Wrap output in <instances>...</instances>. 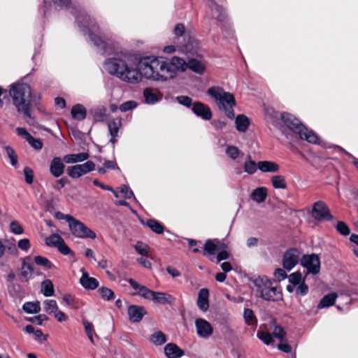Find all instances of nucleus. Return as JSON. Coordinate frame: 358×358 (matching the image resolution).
Instances as JSON below:
<instances>
[{
    "label": "nucleus",
    "instance_id": "obj_61",
    "mask_svg": "<svg viewBox=\"0 0 358 358\" xmlns=\"http://www.w3.org/2000/svg\"><path fill=\"white\" fill-rule=\"evenodd\" d=\"M55 217L60 220H65L68 222V224H69V223L73 218V217L71 216V215H65L59 211L55 213Z\"/></svg>",
    "mask_w": 358,
    "mask_h": 358
},
{
    "label": "nucleus",
    "instance_id": "obj_24",
    "mask_svg": "<svg viewBox=\"0 0 358 358\" xmlns=\"http://www.w3.org/2000/svg\"><path fill=\"white\" fill-rule=\"evenodd\" d=\"M257 167L264 173H275L280 169L278 164L271 161H260L257 163Z\"/></svg>",
    "mask_w": 358,
    "mask_h": 358
},
{
    "label": "nucleus",
    "instance_id": "obj_39",
    "mask_svg": "<svg viewBox=\"0 0 358 358\" xmlns=\"http://www.w3.org/2000/svg\"><path fill=\"white\" fill-rule=\"evenodd\" d=\"M144 224L157 234H162L164 232V227L155 220H148Z\"/></svg>",
    "mask_w": 358,
    "mask_h": 358
},
{
    "label": "nucleus",
    "instance_id": "obj_28",
    "mask_svg": "<svg viewBox=\"0 0 358 358\" xmlns=\"http://www.w3.org/2000/svg\"><path fill=\"white\" fill-rule=\"evenodd\" d=\"M271 281L266 276H259L253 280V283L257 288V292L260 296L262 290L265 289L267 286H270Z\"/></svg>",
    "mask_w": 358,
    "mask_h": 358
},
{
    "label": "nucleus",
    "instance_id": "obj_31",
    "mask_svg": "<svg viewBox=\"0 0 358 358\" xmlns=\"http://www.w3.org/2000/svg\"><path fill=\"white\" fill-rule=\"evenodd\" d=\"M235 123L236 128L238 131L245 132L250 125V120L245 115H238L236 117Z\"/></svg>",
    "mask_w": 358,
    "mask_h": 358
},
{
    "label": "nucleus",
    "instance_id": "obj_46",
    "mask_svg": "<svg viewBox=\"0 0 358 358\" xmlns=\"http://www.w3.org/2000/svg\"><path fill=\"white\" fill-rule=\"evenodd\" d=\"M34 262L37 265L43 266L45 268L50 269L54 267V265L48 260V258L40 255L35 257Z\"/></svg>",
    "mask_w": 358,
    "mask_h": 358
},
{
    "label": "nucleus",
    "instance_id": "obj_16",
    "mask_svg": "<svg viewBox=\"0 0 358 358\" xmlns=\"http://www.w3.org/2000/svg\"><path fill=\"white\" fill-rule=\"evenodd\" d=\"M80 272L82 276L79 282L85 289L94 290L99 287V281L96 278L90 277L84 268L80 269Z\"/></svg>",
    "mask_w": 358,
    "mask_h": 358
},
{
    "label": "nucleus",
    "instance_id": "obj_59",
    "mask_svg": "<svg viewBox=\"0 0 358 358\" xmlns=\"http://www.w3.org/2000/svg\"><path fill=\"white\" fill-rule=\"evenodd\" d=\"M46 320H48V317L44 314L34 316L29 320L31 322L38 325H41L43 321Z\"/></svg>",
    "mask_w": 358,
    "mask_h": 358
},
{
    "label": "nucleus",
    "instance_id": "obj_53",
    "mask_svg": "<svg viewBox=\"0 0 358 358\" xmlns=\"http://www.w3.org/2000/svg\"><path fill=\"white\" fill-rule=\"evenodd\" d=\"M336 228L337 231L343 236H348L350 232V228L344 222L342 221L338 222Z\"/></svg>",
    "mask_w": 358,
    "mask_h": 358
},
{
    "label": "nucleus",
    "instance_id": "obj_60",
    "mask_svg": "<svg viewBox=\"0 0 358 358\" xmlns=\"http://www.w3.org/2000/svg\"><path fill=\"white\" fill-rule=\"evenodd\" d=\"M301 280V274L299 272H295L292 273L289 276V280L293 285H298L300 283Z\"/></svg>",
    "mask_w": 358,
    "mask_h": 358
},
{
    "label": "nucleus",
    "instance_id": "obj_49",
    "mask_svg": "<svg viewBox=\"0 0 358 358\" xmlns=\"http://www.w3.org/2000/svg\"><path fill=\"white\" fill-rule=\"evenodd\" d=\"M10 231L16 235L22 234L24 229L19 222L13 220L10 224Z\"/></svg>",
    "mask_w": 358,
    "mask_h": 358
},
{
    "label": "nucleus",
    "instance_id": "obj_36",
    "mask_svg": "<svg viewBox=\"0 0 358 358\" xmlns=\"http://www.w3.org/2000/svg\"><path fill=\"white\" fill-rule=\"evenodd\" d=\"M273 187L275 189H285L287 188V182L284 176L281 175L273 176L271 178Z\"/></svg>",
    "mask_w": 358,
    "mask_h": 358
},
{
    "label": "nucleus",
    "instance_id": "obj_3",
    "mask_svg": "<svg viewBox=\"0 0 358 358\" xmlns=\"http://www.w3.org/2000/svg\"><path fill=\"white\" fill-rule=\"evenodd\" d=\"M281 119L284 126L280 127V129L288 140L294 141V138H298L310 143H317L316 134L312 130L308 129L293 115L287 113H282Z\"/></svg>",
    "mask_w": 358,
    "mask_h": 358
},
{
    "label": "nucleus",
    "instance_id": "obj_9",
    "mask_svg": "<svg viewBox=\"0 0 358 358\" xmlns=\"http://www.w3.org/2000/svg\"><path fill=\"white\" fill-rule=\"evenodd\" d=\"M94 163L92 161H87L83 164L74 165L68 167L66 172L71 178H78L80 176L94 171Z\"/></svg>",
    "mask_w": 358,
    "mask_h": 358
},
{
    "label": "nucleus",
    "instance_id": "obj_50",
    "mask_svg": "<svg viewBox=\"0 0 358 358\" xmlns=\"http://www.w3.org/2000/svg\"><path fill=\"white\" fill-rule=\"evenodd\" d=\"M257 169V164L252 160L246 161L244 164V171L248 174L255 173Z\"/></svg>",
    "mask_w": 358,
    "mask_h": 358
},
{
    "label": "nucleus",
    "instance_id": "obj_55",
    "mask_svg": "<svg viewBox=\"0 0 358 358\" xmlns=\"http://www.w3.org/2000/svg\"><path fill=\"white\" fill-rule=\"evenodd\" d=\"M26 182L31 185L34 182V172L29 167H25L23 170Z\"/></svg>",
    "mask_w": 358,
    "mask_h": 358
},
{
    "label": "nucleus",
    "instance_id": "obj_51",
    "mask_svg": "<svg viewBox=\"0 0 358 358\" xmlns=\"http://www.w3.org/2000/svg\"><path fill=\"white\" fill-rule=\"evenodd\" d=\"M134 248L135 250L141 255H148L150 250L148 245L142 242H137Z\"/></svg>",
    "mask_w": 358,
    "mask_h": 358
},
{
    "label": "nucleus",
    "instance_id": "obj_33",
    "mask_svg": "<svg viewBox=\"0 0 358 358\" xmlns=\"http://www.w3.org/2000/svg\"><path fill=\"white\" fill-rule=\"evenodd\" d=\"M337 294L336 293H330L324 296L317 305L318 309H322L333 306L335 303Z\"/></svg>",
    "mask_w": 358,
    "mask_h": 358
},
{
    "label": "nucleus",
    "instance_id": "obj_34",
    "mask_svg": "<svg viewBox=\"0 0 358 358\" xmlns=\"http://www.w3.org/2000/svg\"><path fill=\"white\" fill-rule=\"evenodd\" d=\"M83 324L90 341L91 343L94 344V336H95L96 338H99V336L94 331L93 324L86 320H83Z\"/></svg>",
    "mask_w": 358,
    "mask_h": 358
},
{
    "label": "nucleus",
    "instance_id": "obj_2",
    "mask_svg": "<svg viewBox=\"0 0 358 358\" xmlns=\"http://www.w3.org/2000/svg\"><path fill=\"white\" fill-rule=\"evenodd\" d=\"M104 68L110 75L131 84L139 83L143 76L141 64L139 69H137L129 66L124 59L119 57L107 59L104 62Z\"/></svg>",
    "mask_w": 358,
    "mask_h": 358
},
{
    "label": "nucleus",
    "instance_id": "obj_52",
    "mask_svg": "<svg viewBox=\"0 0 358 358\" xmlns=\"http://www.w3.org/2000/svg\"><path fill=\"white\" fill-rule=\"evenodd\" d=\"M226 154L231 159H236L240 154V150L236 146L228 145L226 148Z\"/></svg>",
    "mask_w": 358,
    "mask_h": 358
},
{
    "label": "nucleus",
    "instance_id": "obj_15",
    "mask_svg": "<svg viewBox=\"0 0 358 358\" xmlns=\"http://www.w3.org/2000/svg\"><path fill=\"white\" fill-rule=\"evenodd\" d=\"M192 110L196 116L204 120H210L213 116L210 108L200 101H196L193 104Z\"/></svg>",
    "mask_w": 358,
    "mask_h": 358
},
{
    "label": "nucleus",
    "instance_id": "obj_4",
    "mask_svg": "<svg viewBox=\"0 0 358 358\" xmlns=\"http://www.w3.org/2000/svg\"><path fill=\"white\" fill-rule=\"evenodd\" d=\"M31 87L26 83H15L9 90L13 106L24 117H31Z\"/></svg>",
    "mask_w": 358,
    "mask_h": 358
},
{
    "label": "nucleus",
    "instance_id": "obj_14",
    "mask_svg": "<svg viewBox=\"0 0 358 358\" xmlns=\"http://www.w3.org/2000/svg\"><path fill=\"white\" fill-rule=\"evenodd\" d=\"M16 132L18 136H22L28 143L35 150H41L43 148V142L39 138H34L25 128L17 127Z\"/></svg>",
    "mask_w": 358,
    "mask_h": 358
},
{
    "label": "nucleus",
    "instance_id": "obj_37",
    "mask_svg": "<svg viewBox=\"0 0 358 358\" xmlns=\"http://www.w3.org/2000/svg\"><path fill=\"white\" fill-rule=\"evenodd\" d=\"M41 293L45 296H51L54 295L55 289L52 282L50 280H45L41 283Z\"/></svg>",
    "mask_w": 358,
    "mask_h": 358
},
{
    "label": "nucleus",
    "instance_id": "obj_26",
    "mask_svg": "<svg viewBox=\"0 0 358 358\" xmlns=\"http://www.w3.org/2000/svg\"><path fill=\"white\" fill-rule=\"evenodd\" d=\"M88 158L89 154L87 152H80L78 154L66 155L64 157V160L66 164H75L84 162Z\"/></svg>",
    "mask_w": 358,
    "mask_h": 358
},
{
    "label": "nucleus",
    "instance_id": "obj_21",
    "mask_svg": "<svg viewBox=\"0 0 358 358\" xmlns=\"http://www.w3.org/2000/svg\"><path fill=\"white\" fill-rule=\"evenodd\" d=\"M208 296V289L202 288L199 290L196 304L199 308L203 312L206 311L209 307Z\"/></svg>",
    "mask_w": 358,
    "mask_h": 358
},
{
    "label": "nucleus",
    "instance_id": "obj_1",
    "mask_svg": "<svg viewBox=\"0 0 358 358\" xmlns=\"http://www.w3.org/2000/svg\"><path fill=\"white\" fill-rule=\"evenodd\" d=\"M143 77L153 80L165 81L174 78L178 72L187 69L186 62L178 57L171 59L155 58L150 62H141Z\"/></svg>",
    "mask_w": 358,
    "mask_h": 358
},
{
    "label": "nucleus",
    "instance_id": "obj_64",
    "mask_svg": "<svg viewBox=\"0 0 358 358\" xmlns=\"http://www.w3.org/2000/svg\"><path fill=\"white\" fill-rule=\"evenodd\" d=\"M120 192L124 194L125 199H131L134 196L133 192L127 185L120 187Z\"/></svg>",
    "mask_w": 358,
    "mask_h": 358
},
{
    "label": "nucleus",
    "instance_id": "obj_8",
    "mask_svg": "<svg viewBox=\"0 0 358 358\" xmlns=\"http://www.w3.org/2000/svg\"><path fill=\"white\" fill-rule=\"evenodd\" d=\"M257 336L264 344L269 345L273 342V337L284 341L286 333L281 327L275 326L272 334L259 329L257 332Z\"/></svg>",
    "mask_w": 358,
    "mask_h": 358
},
{
    "label": "nucleus",
    "instance_id": "obj_13",
    "mask_svg": "<svg viewBox=\"0 0 358 358\" xmlns=\"http://www.w3.org/2000/svg\"><path fill=\"white\" fill-rule=\"evenodd\" d=\"M300 252L296 249L288 250L284 255L282 265L284 268L290 271L299 262Z\"/></svg>",
    "mask_w": 358,
    "mask_h": 358
},
{
    "label": "nucleus",
    "instance_id": "obj_43",
    "mask_svg": "<svg viewBox=\"0 0 358 358\" xmlns=\"http://www.w3.org/2000/svg\"><path fill=\"white\" fill-rule=\"evenodd\" d=\"M43 306L44 310L48 314L54 313L58 310L57 301L53 299L45 300L43 301Z\"/></svg>",
    "mask_w": 358,
    "mask_h": 358
},
{
    "label": "nucleus",
    "instance_id": "obj_63",
    "mask_svg": "<svg viewBox=\"0 0 358 358\" xmlns=\"http://www.w3.org/2000/svg\"><path fill=\"white\" fill-rule=\"evenodd\" d=\"M274 275H275V278L279 281H281V280L285 279L287 276L285 271L280 268H277L275 271Z\"/></svg>",
    "mask_w": 358,
    "mask_h": 358
},
{
    "label": "nucleus",
    "instance_id": "obj_58",
    "mask_svg": "<svg viewBox=\"0 0 358 358\" xmlns=\"http://www.w3.org/2000/svg\"><path fill=\"white\" fill-rule=\"evenodd\" d=\"M308 285L304 282H303L302 283L298 284V287L296 289V294L301 296H304L308 293Z\"/></svg>",
    "mask_w": 358,
    "mask_h": 358
},
{
    "label": "nucleus",
    "instance_id": "obj_42",
    "mask_svg": "<svg viewBox=\"0 0 358 358\" xmlns=\"http://www.w3.org/2000/svg\"><path fill=\"white\" fill-rule=\"evenodd\" d=\"M33 271H34V270H33L32 266L29 264H27L26 262V259H24L23 261L22 266L21 268V272H20L21 276L24 279L27 280L32 275Z\"/></svg>",
    "mask_w": 358,
    "mask_h": 358
},
{
    "label": "nucleus",
    "instance_id": "obj_30",
    "mask_svg": "<svg viewBox=\"0 0 358 358\" xmlns=\"http://www.w3.org/2000/svg\"><path fill=\"white\" fill-rule=\"evenodd\" d=\"M150 341L156 346H161L167 341V336L161 331L154 332L150 336Z\"/></svg>",
    "mask_w": 358,
    "mask_h": 358
},
{
    "label": "nucleus",
    "instance_id": "obj_22",
    "mask_svg": "<svg viewBox=\"0 0 358 358\" xmlns=\"http://www.w3.org/2000/svg\"><path fill=\"white\" fill-rule=\"evenodd\" d=\"M186 66L187 69L200 75L203 74L206 70L205 63L196 59H189L186 62Z\"/></svg>",
    "mask_w": 358,
    "mask_h": 358
},
{
    "label": "nucleus",
    "instance_id": "obj_12",
    "mask_svg": "<svg viewBox=\"0 0 358 358\" xmlns=\"http://www.w3.org/2000/svg\"><path fill=\"white\" fill-rule=\"evenodd\" d=\"M195 327L197 335L201 338H209L213 333L212 325L203 318H198L195 320Z\"/></svg>",
    "mask_w": 358,
    "mask_h": 358
},
{
    "label": "nucleus",
    "instance_id": "obj_41",
    "mask_svg": "<svg viewBox=\"0 0 358 358\" xmlns=\"http://www.w3.org/2000/svg\"><path fill=\"white\" fill-rule=\"evenodd\" d=\"M64 239L58 234H53L45 238V244L51 247H57L60 243H63Z\"/></svg>",
    "mask_w": 358,
    "mask_h": 358
},
{
    "label": "nucleus",
    "instance_id": "obj_38",
    "mask_svg": "<svg viewBox=\"0 0 358 358\" xmlns=\"http://www.w3.org/2000/svg\"><path fill=\"white\" fill-rule=\"evenodd\" d=\"M210 8L212 11V15L215 18L217 19L219 21L224 20L225 15L221 6H218L215 3L212 2Z\"/></svg>",
    "mask_w": 358,
    "mask_h": 358
},
{
    "label": "nucleus",
    "instance_id": "obj_25",
    "mask_svg": "<svg viewBox=\"0 0 358 358\" xmlns=\"http://www.w3.org/2000/svg\"><path fill=\"white\" fill-rule=\"evenodd\" d=\"M268 196L267 189L264 187H258L251 193L250 198L258 203H263Z\"/></svg>",
    "mask_w": 358,
    "mask_h": 358
},
{
    "label": "nucleus",
    "instance_id": "obj_20",
    "mask_svg": "<svg viewBox=\"0 0 358 358\" xmlns=\"http://www.w3.org/2000/svg\"><path fill=\"white\" fill-rule=\"evenodd\" d=\"M260 297L266 301H275L281 297V294L277 290L275 287L273 286L271 282L270 286H267L265 289L262 290Z\"/></svg>",
    "mask_w": 358,
    "mask_h": 358
},
{
    "label": "nucleus",
    "instance_id": "obj_45",
    "mask_svg": "<svg viewBox=\"0 0 358 358\" xmlns=\"http://www.w3.org/2000/svg\"><path fill=\"white\" fill-rule=\"evenodd\" d=\"M243 317L248 325H253L257 323V319L252 310L246 308L243 313Z\"/></svg>",
    "mask_w": 358,
    "mask_h": 358
},
{
    "label": "nucleus",
    "instance_id": "obj_11",
    "mask_svg": "<svg viewBox=\"0 0 358 358\" xmlns=\"http://www.w3.org/2000/svg\"><path fill=\"white\" fill-rule=\"evenodd\" d=\"M312 216L318 221L322 220H331L333 216L327 204L319 201L314 203L312 210Z\"/></svg>",
    "mask_w": 358,
    "mask_h": 358
},
{
    "label": "nucleus",
    "instance_id": "obj_32",
    "mask_svg": "<svg viewBox=\"0 0 358 358\" xmlns=\"http://www.w3.org/2000/svg\"><path fill=\"white\" fill-rule=\"evenodd\" d=\"M71 113L74 119L80 121L86 117L87 111L83 105L76 104L72 108Z\"/></svg>",
    "mask_w": 358,
    "mask_h": 358
},
{
    "label": "nucleus",
    "instance_id": "obj_54",
    "mask_svg": "<svg viewBox=\"0 0 358 358\" xmlns=\"http://www.w3.org/2000/svg\"><path fill=\"white\" fill-rule=\"evenodd\" d=\"M176 100L180 104L187 108H190L192 104V99L187 96H178L176 97Z\"/></svg>",
    "mask_w": 358,
    "mask_h": 358
},
{
    "label": "nucleus",
    "instance_id": "obj_57",
    "mask_svg": "<svg viewBox=\"0 0 358 358\" xmlns=\"http://www.w3.org/2000/svg\"><path fill=\"white\" fill-rule=\"evenodd\" d=\"M58 250L64 255H74L73 252L70 249V248L65 243L64 241H63L62 243H60L57 247Z\"/></svg>",
    "mask_w": 358,
    "mask_h": 358
},
{
    "label": "nucleus",
    "instance_id": "obj_44",
    "mask_svg": "<svg viewBox=\"0 0 358 358\" xmlns=\"http://www.w3.org/2000/svg\"><path fill=\"white\" fill-rule=\"evenodd\" d=\"M89 37L91 41L93 42L94 45L98 48H101L103 50H106L105 42L103 39L96 34H94L92 30H90L89 32Z\"/></svg>",
    "mask_w": 358,
    "mask_h": 358
},
{
    "label": "nucleus",
    "instance_id": "obj_47",
    "mask_svg": "<svg viewBox=\"0 0 358 358\" xmlns=\"http://www.w3.org/2000/svg\"><path fill=\"white\" fill-rule=\"evenodd\" d=\"M98 292L101 296L102 297V299H103L104 300H112L115 297L113 291L108 287H100L98 289Z\"/></svg>",
    "mask_w": 358,
    "mask_h": 358
},
{
    "label": "nucleus",
    "instance_id": "obj_18",
    "mask_svg": "<svg viewBox=\"0 0 358 358\" xmlns=\"http://www.w3.org/2000/svg\"><path fill=\"white\" fill-rule=\"evenodd\" d=\"M65 165L59 157H54L50 162V172L55 178H59L64 173Z\"/></svg>",
    "mask_w": 358,
    "mask_h": 358
},
{
    "label": "nucleus",
    "instance_id": "obj_48",
    "mask_svg": "<svg viewBox=\"0 0 358 358\" xmlns=\"http://www.w3.org/2000/svg\"><path fill=\"white\" fill-rule=\"evenodd\" d=\"M4 149L7 154V156L10 159V162L11 165L15 166L17 163V155L15 153V150L9 145L5 146Z\"/></svg>",
    "mask_w": 358,
    "mask_h": 358
},
{
    "label": "nucleus",
    "instance_id": "obj_10",
    "mask_svg": "<svg viewBox=\"0 0 358 358\" xmlns=\"http://www.w3.org/2000/svg\"><path fill=\"white\" fill-rule=\"evenodd\" d=\"M301 264L307 269L308 273L316 275L320 271V260L315 254L303 256Z\"/></svg>",
    "mask_w": 358,
    "mask_h": 358
},
{
    "label": "nucleus",
    "instance_id": "obj_29",
    "mask_svg": "<svg viewBox=\"0 0 358 358\" xmlns=\"http://www.w3.org/2000/svg\"><path fill=\"white\" fill-rule=\"evenodd\" d=\"M121 126V122L119 120H113L108 122V127L111 136L110 142L114 145L116 142V137Z\"/></svg>",
    "mask_w": 358,
    "mask_h": 358
},
{
    "label": "nucleus",
    "instance_id": "obj_35",
    "mask_svg": "<svg viewBox=\"0 0 358 358\" xmlns=\"http://www.w3.org/2000/svg\"><path fill=\"white\" fill-rule=\"evenodd\" d=\"M23 310L29 314L38 313L41 311L40 302H26L22 306Z\"/></svg>",
    "mask_w": 358,
    "mask_h": 358
},
{
    "label": "nucleus",
    "instance_id": "obj_6",
    "mask_svg": "<svg viewBox=\"0 0 358 358\" xmlns=\"http://www.w3.org/2000/svg\"><path fill=\"white\" fill-rule=\"evenodd\" d=\"M127 281L130 286L136 290V294H139L145 299L152 300L153 302L160 304H171L173 301V298L170 294L162 292H154L132 278H129Z\"/></svg>",
    "mask_w": 358,
    "mask_h": 358
},
{
    "label": "nucleus",
    "instance_id": "obj_5",
    "mask_svg": "<svg viewBox=\"0 0 358 358\" xmlns=\"http://www.w3.org/2000/svg\"><path fill=\"white\" fill-rule=\"evenodd\" d=\"M207 94L215 99L219 109L228 118L232 120L235 117L234 107L236 106V99L231 93L225 92L220 87L214 86L208 89Z\"/></svg>",
    "mask_w": 358,
    "mask_h": 358
},
{
    "label": "nucleus",
    "instance_id": "obj_27",
    "mask_svg": "<svg viewBox=\"0 0 358 358\" xmlns=\"http://www.w3.org/2000/svg\"><path fill=\"white\" fill-rule=\"evenodd\" d=\"M220 248V242L218 239H208L206 241L203 246L205 252L210 255H214L216 251Z\"/></svg>",
    "mask_w": 358,
    "mask_h": 358
},
{
    "label": "nucleus",
    "instance_id": "obj_40",
    "mask_svg": "<svg viewBox=\"0 0 358 358\" xmlns=\"http://www.w3.org/2000/svg\"><path fill=\"white\" fill-rule=\"evenodd\" d=\"M143 96L148 104H154L158 101L157 94L151 88H145L143 91Z\"/></svg>",
    "mask_w": 358,
    "mask_h": 358
},
{
    "label": "nucleus",
    "instance_id": "obj_7",
    "mask_svg": "<svg viewBox=\"0 0 358 358\" xmlns=\"http://www.w3.org/2000/svg\"><path fill=\"white\" fill-rule=\"evenodd\" d=\"M69 228L71 234L77 238L95 239L96 237L93 231L75 217L69 223Z\"/></svg>",
    "mask_w": 358,
    "mask_h": 358
},
{
    "label": "nucleus",
    "instance_id": "obj_56",
    "mask_svg": "<svg viewBox=\"0 0 358 358\" xmlns=\"http://www.w3.org/2000/svg\"><path fill=\"white\" fill-rule=\"evenodd\" d=\"M137 106V104L134 101H128L120 106V110L122 112H127L129 110L135 108Z\"/></svg>",
    "mask_w": 358,
    "mask_h": 358
},
{
    "label": "nucleus",
    "instance_id": "obj_19",
    "mask_svg": "<svg viewBox=\"0 0 358 358\" xmlns=\"http://www.w3.org/2000/svg\"><path fill=\"white\" fill-rule=\"evenodd\" d=\"M164 350L167 358H180L185 355L184 350L173 343L166 344Z\"/></svg>",
    "mask_w": 358,
    "mask_h": 358
},
{
    "label": "nucleus",
    "instance_id": "obj_17",
    "mask_svg": "<svg viewBox=\"0 0 358 358\" xmlns=\"http://www.w3.org/2000/svg\"><path fill=\"white\" fill-rule=\"evenodd\" d=\"M127 313L131 322H138L143 319L147 312L143 306L131 305L128 307Z\"/></svg>",
    "mask_w": 358,
    "mask_h": 358
},
{
    "label": "nucleus",
    "instance_id": "obj_62",
    "mask_svg": "<svg viewBox=\"0 0 358 358\" xmlns=\"http://www.w3.org/2000/svg\"><path fill=\"white\" fill-rule=\"evenodd\" d=\"M17 246L22 250L27 251L30 248V243L29 239L23 238L18 241Z\"/></svg>",
    "mask_w": 358,
    "mask_h": 358
},
{
    "label": "nucleus",
    "instance_id": "obj_23",
    "mask_svg": "<svg viewBox=\"0 0 358 358\" xmlns=\"http://www.w3.org/2000/svg\"><path fill=\"white\" fill-rule=\"evenodd\" d=\"M90 114L92 115L95 122H103L107 119V110L103 106H96L90 110Z\"/></svg>",
    "mask_w": 358,
    "mask_h": 358
}]
</instances>
